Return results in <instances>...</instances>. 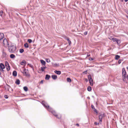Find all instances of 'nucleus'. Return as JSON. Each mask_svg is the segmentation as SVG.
Segmentation results:
<instances>
[{
  "label": "nucleus",
  "instance_id": "obj_1",
  "mask_svg": "<svg viewBox=\"0 0 128 128\" xmlns=\"http://www.w3.org/2000/svg\"><path fill=\"white\" fill-rule=\"evenodd\" d=\"M9 52L11 53H15L16 52V47L15 44L10 43L8 46Z\"/></svg>",
  "mask_w": 128,
  "mask_h": 128
},
{
  "label": "nucleus",
  "instance_id": "obj_2",
  "mask_svg": "<svg viewBox=\"0 0 128 128\" xmlns=\"http://www.w3.org/2000/svg\"><path fill=\"white\" fill-rule=\"evenodd\" d=\"M42 104L48 111L52 110V108L50 107L48 104L44 101H42Z\"/></svg>",
  "mask_w": 128,
  "mask_h": 128
},
{
  "label": "nucleus",
  "instance_id": "obj_3",
  "mask_svg": "<svg viewBox=\"0 0 128 128\" xmlns=\"http://www.w3.org/2000/svg\"><path fill=\"white\" fill-rule=\"evenodd\" d=\"M122 74L123 80L124 81V80L126 78V73L125 70V68H123L122 69Z\"/></svg>",
  "mask_w": 128,
  "mask_h": 128
},
{
  "label": "nucleus",
  "instance_id": "obj_4",
  "mask_svg": "<svg viewBox=\"0 0 128 128\" xmlns=\"http://www.w3.org/2000/svg\"><path fill=\"white\" fill-rule=\"evenodd\" d=\"M49 111L50 112L52 113L56 117L58 118H61V116L60 115H58L56 114V113L53 110V109L52 108V110H50Z\"/></svg>",
  "mask_w": 128,
  "mask_h": 128
},
{
  "label": "nucleus",
  "instance_id": "obj_5",
  "mask_svg": "<svg viewBox=\"0 0 128 128\" xmlns=\"http://www.w3.org/2000/svg\"><path fill=\"white\" fill-rule=\"evenodd\" d=\"M104 117V113H99V120L100 124H101L102 122V119L103 117Z\"/></svg>",
  "mask_w": 128,
  "mask_h": 128
},
{
  "label": "nucleus",
  "instance_id": "obj_6",
  "mask_svg": "<svg viewBox=\"0 0 128 128\" xmlns=\"http://www.w3.org/2000/svg\"><path fill=\"white\" fill-rule=\"evenodd\" d=\"M3 43L4 46L5 47H6L7 46L8 47L10 44L8 43L7 40L5 38L3 40Z\"/></svg>",
  "mask_w": 128,
  "mask_h": 128
},
{
  "label": "nucleus",
  "instance_id": "obj_7",
  "mask_svg": "<svg viewBox=\"0 0 128 128\" xmlns=\"http://www.w3.org/2000/svg\"><path fill=\"white\" fill-rule=\"evenodd\" d=\"M28 71V70H26V69H24V70L23 72L22 73L24 74L26 76H29V74H28L27 72Z\"/></svg>",
  "mask_w": 128,
  "mask_h": 128
},
{
  "label": "nucleus",
  "instance_id": "obj_8",
  "mask_svg": "<svg viewBox=\"0 0 128 128\" xmlns=\"http://www.w3.org/2000/svg\"><path fill=\"white\" fill-rule=\"evenodd\" d=\"M5 66L4 64L2 63H1L0 64V70H2L3 71V69L4 68Z\"/></svg>",
  "mask_w": 128,
  "mask_h": 128
},
{
  "label": "nucleus",
  "instance_id": "obj_9",
  "mask_svg": "<svg viewBox=\"0 0 128 128\" xmlns=\"http://www.w3.org/2000/svg\"><path fill=\"white\" fill-rule=\"evenodd\" d=\"M4 37V34L3 33H0V40H1Z\"/></svg>",
  "mask_w": 128,
  "mask_h": 128
},
{
  "label": "nucleus",
  "instance_id": "obj_10",
  "mask_svg": "<svg viewBox=\"0 0 128 128\" xmlns=\"http://www.w3.org/2000/svg\"><path fill=\"white\" fill-rule=\"evenodd\" d=\"M54 72L55 73H56L58 74V75H60L61 74V72L60 71H58V70H56L54 71Z\"/></svg>",
  "mask_w": 128,
  "mask_h": 128
},
{
  "label": "nucleus",
  "instance_id": "obj_11",
  "mask_svg": "<svg viewBox=\"0 0 128 128\" xmlns=\"http://www.w3.org/2000/svg\"><path fill=\"white\" fill-rule=\"evenodd\" d=\"M50 77V75L46 74V76L45 79L46 80H48Z\"/></svg>",
  "mask_w": 128,
  "mask_h": 128
},
{
  "label": "nucleus",
  "instance_id": "obj_12",
  "mask_svg": "<svg viewBox=\"0 0 128 128\" xmlns=\"http://www.w3.org/2000/svg\"><path fill=\"white\" fill-rule=\"evenodd\" d=\"M52 78L54 80H56L57 79V76L55 75H52Z\"/></svg>",
  "mask_w": 128,
  "mask_h": 128
},
{
  "label": "nucleus",
  "instance_id": "obj_13",
  "mask_svg": "<svg viewBox=\"0 0 128 128\" xmlns=\"http://www.w3.org/2000/svg\"><path fill=\"white\" fill-rule=\"evenodd\" d=\"M12 75L14 76H16L17 75L16 72L15 70L13 72Z\"/></svg>",
  "mask_w": 128,
  "mask_h": 128
},
{
  "label": "nucleus",
  "instance_id": "obj_14",
  "mask_svg": "<svg viewBox=\"0 0 128 128\" xmlns=\"http://www.w3.org/2000/svg\"><path fill=\"white\" fill-rule=\"evenodd\" d=\"M40 61L42 65L45 66L46 64V62L44 61L43 60H40Z\"/></svg>",
  "mask_w": 128,
  "mask_h": 128
},
{
  "label": "nucleus",
  "instance_id": "obj_15",
  "mask_svg": "<svg viewBox=\"0 0 128 128\" xmlns=\"http://www.w3.org/2000/svg\"><path fill=\"white\" fill-rule=\"evenodd\" d=\"M15 83L16 84L19 85L20 84V81L19 79H17L16 80Z\"/></svg>",
  "mask_w": 128,
  "mask_h": 128
},
{
  "label": "nucleus",
  "instance_id": "obj_16",
  "mask_svg": "<svg viewBox=\"0 0 128 128\" xmlns=\"http://www.w3.org/2000/svg\"><path fill=\"white\" fill-rule=\"evenodd\" d=\"M89 82L90 83V84L91 86H92L93 85V81L92 79L91 80H89Z\"/></svg>",
  "mask_w": 128,
  "mask_h": 128
},
{
  "label": "nucleus",
  "instance_id": "obj_17",
  "mask_svg": "<svg viewBox=\"0 0 128 128\" xmlns=\"http://www.w3.org/2000/svg\"><path fill=\"white\" fill-rule=\"evenodd\" d=\"M10 56L11 58H14L15 57V56L14 54H11L10 55Z\"/></svg>",
  "mask_w": 128,
  "mask_h": 128
},
{
  "label": "nucleus",
  "instance_id": "obj_18",
  "mask_svg": "<svg viewBox=\"0 0 128 128\" xmlns=\"http://www.w3.org/2000/svg\"><path fill=\"white\" fill-rule=\"evenodd\" d=\"M52 65L54 67L58 66H59V64H52Z\"/></svg>",
  "mask_w": 128,
  "mask_h": 128
},
{
  "label": "nucleus",
  "instance_id": "obj_19",
  "mask_svg": "<svg viewBox=\"0 0 128 128\" xmlns=\"http://www.w3.org/2000/svg\"><path fill=\"white\" fill-rule=\"evenodd\" d=\"M25 63H26V61L25 60H23L22 62H20V64L21 65H25Z\"/></svg>",
  "mask_w": 128,
  "mask_h": 128
},
{
  "label": "nucleus",
  "instance_id": "obj_20",
  "mask_svg": "<svg viewBox=\"0 0 128 128\" xmlns=\"http://www.w3.org/2000/svg\"><path fill=\"white\" fill-rule=\"evenodd\" d=\"M46 68V67L45 66V67H41V70L42 72H44V70Z\"/></svg>",
  "mask_w": 128,
  "mask_h": 128
},
{
  "label": "nucleus",
  "instance_id": "obj_21",
  "mask_svg": "<svg viewBox=\"0 0 128 128\" xmlns=\"http://www.w3.org/2000/svg\"><path fill=\"white\" fill-rule=\"evenodd\" d=\"M24 46L26 48H28L29 47L27 43H25L24 45Z\"/></svg>",
  "mask_w": 128,
  "mask_h": 128
},
{
  "label": "nucleus",
  "instance_id": "obj_22",
  "mask_svg": "<svg viewBox=\"0 0 128 128\" xmlns=\"http://www.w3.org/2000/svg\"><path fill=\"white\" fill-rule=\"evenodd\" d=\"M6 67L7 69V70L8 71L10 70V67L9 65L7 66Z\"/></svg>",
  "mask_w": 128,
  "mask_h": 128
},
{
  "label": "nucleus",
  "instance_id": "obj_23",
  "mask_svg": "<svg viewBox=\"0 0 128 128\" xmlns=\"http://www.w3.org/2000/svg\"><path fill=\"white\" fill-rule=\"evenodd\" d=\"M120 57V56L118 55H116L115 56V59L116 60H118Z\"/></svg>",
  "mask_w": 128,
  "mask_h": 128
},
{
  "label": "nucleus",
  "instance_id": "obj_24",
  "mask_svg": "<svg viewBox=\"0 0 128 128\" xmlns=\"http://www.w3.org/2000/svg\"><path fill=\"white\" fill-rule=\"evenodd\" d=\"M23 89L26 92L28 90V88L26 86L24 87Z\"/></svg>",
  "mask_w": 128,
  "mask_h": 128
},
{
  "label": "nucleus",
  "instance_id": "obj_25",
  "mask_svg": "<svg viewBox=\"0 0 128 128\" xmlns=\"http://www.w3.org/2000/svg\"><path fill=\"white\" fill-rule=\"evenodd\" d=\"M88 90L89 91H90L92 90L91 87L90 86H88L87 88Z\"/></svg>",
  "mask_w": 128,
  "mask_h": 128
},
{
  "label": "nucleus",
  "instance_id": "obj_26",
  "mask_svg": "<svg viewBox=\"0 0 128 128\" xmlns=\"http://www.w3.org/2000/svg\"><path fill=\"white\" fill-rule=\"evenodd\" d=\"M67 81L68 82H70L71 81V80L70 78H67Z\"/></svg>",
  "mask_w": 128,
  "mask_h": 128
},
{
  "label": "nucleus",
  "instance_id": "obj_27",
  "mask_svg": "<svg viewBox=\"0 0 128 128\" xmlns=\"http://www.w3.org/2000/svg\"><path fill=\"white\" fill-rule=\"evenodd\" d=\"M88 78L89 80H91L92 79V77L90 75H89L88 76Z\"/></svg>",
  "mask_w": 128,
  "mask_h": 128
},
{
  "label": "nucleus",
  "instance_id": "obj_28",
  "mask_svg": "<svg viewBox=\"0 0 128 128\" xmlns=\"http://www.w3.org/2000/svg\"><path fill=\"white\" fill-rule=\"evenodd\" d=\"M24 52V50L23 49L21 48L20 50V53H22Z\"/></svg>",
  "mask_w": 128,
  "mask_h": 128
},
{
  "label": "nucleus",
  "instance_id": "obj_29",
  "mask_svg": "<svg viewBox=\"0 0 128 128\" xmlns=\"http://www.w3.org/2000/svg\"><path fill=\"white\" fill-rule=\"evenodd\" d=\"M116 42H117L118 44H119L120 43V41L118 39H117Z\"/></svg>",
  "mask_w": 128,
  "mask_h": 128
},
{
  "label": "nucleus",
  "instance_id": "obj_30",
  "mask_svg": "<svg viewBox=\"0 0 128 128\" xmlns=\"http://www.w3.org/2000/svg\"><path fill=\"white\" fill-rule=\"evenodd\" d=\"M46 61L47 62H50V60L49 58H46Z\"/></svg>",
  "mask_w": 128,
  "mask_h": 128
},
{
  "label": "nucleus",
  "instance_id": "obj_31",
  "mask_svg": "<svg viewBox=\"0 0 128 128\" xmlns=\"http://www.w3.org/2000/svg\"><path fill=\"white\" fill-rule=\"evenodd\" d=\"M28 41L29 43H30L32 42V41L31 39H29L28 40Z\"/></svg>",
  "mask_w": 128,
  "mask_h": 128
},
{
  "label": "nucleus",
  "instance_id": "obj_32",
  "mask_svg": "<svg viewBox=\"0 0 128 128\" xmlns=\"http://www.w3.org/2000/svg\"><path fill=\"white\" fill-rule=\"evenodd\" d=\"M3 13V12L2 10H1L0 11V16H2V14Z\"/></svg>",
  "mask_w": 128,
  "mask_h": 128
},
{
  "label": "nucleus",
  "instance_id": "obj_33",
  "mask_svg": "<svg viewBox=\"0 0 128 128\" xmlns=\"http://www.w3.org/2000/svg\"><path fill=\"white\" fill-rule=\"evenodd\" d=\"M5 64L6 66H7L9 65L8 62L7 61L6 62Z\"/></svg>",
  "mask_w": 128,
  "mask_h": 128
},
{
  "label": "nucleus",
  "instance_id": "obj_34",
  "mask_svg": "<svg viewBox=\"0 0 128 128\" xmlns=\"http://www.w3.org/2000/svg\"><path fill=\"white\" fill-rule=\"evenodd\" d=\"M3 55L4 56L6 57V54L5 52H3Z\"/></svg>",
  "mask_w": 128,
  "mask_h": 128
},
{
  "label": "nucleus",
  "instance_id": "obj_35",
  "mask_svg": "<svg viewBox=\"0 0 128 128\" xmlns=\"http://www.w3.org/2000/svg\"><path fill=\"white\" fill-rule=\"evenodd\" d=\"M112 40H113V42H114L116 41L117 39L116 38H112Z\"/></svg>",
  "mask_w": 128,
  "mask_h": 128
},
{
  "label": "nucleus",
  "instance_id": "obj_36",
  "mask_svg": "<svg viewBox=\"0 0 128 128\" xmlns=\"http://www.w3.org/2000/svg\"><path fill=\"white\" fill-rule=\"evenodd\" d=\"M68 41L69 44L70 45L71 44V41L69 40H68Z\"/></svg>",
  "mask_w": 128,
  "mask_h": 128
},
{
  "label": "nucleus",
  "instance_id": "obj_37",
  "mask_svg": "<svg viewBox=\"0 0 128 128\" xmlns=\"http://www.w3.org/2000/svg\"><path fill=\"white\" fill-rule=\"evenodd\" d=\"M122 60H120V59L118 61V64H120L121 62L122 61Z\"/></svg>",
  "mask_w": 128,
  "mask_h": 128
},
{
  "label": "nucleus",
  "instance_id": "obj_38",
  "mask_svg": "<svg viewBox=\"0 0 128 128\" xmlns=\"http://www.w3.org/2000/svg\"><path fill=\"white\" fill-rule=\"evenodd\" d=\"M94 124L96 126L99 124V123L98 122H94Z\"/></svg>",
  "mask_w": 128,
  "mask_h": 128
},
{
  "label": "nucleus",
  "instance_id": "obj_39",
  "mask_svg": "<svg viewBox=\"0 0 128 128\" xmlns=\"http://www.w3.org/2000/svg\"><path fill=\"white\" fill-rule=\"evenodd\" d=\"M8 95H5L4 96V97L6 98H8Z\"/></svg>",
  "mask_w": 128,
  "mask_h": 128
},
{
  "label": "nucleus",
  "instance_id": "obj_40",
  "mask_svg": "<svg viewBox=\"0 0 128 128\" xmlns=\"http://www.w3.org/2000/svg\"><path fill=\"white\" fill-rule=\"evenodd\" d=\"M65 38L67 41L69 40V38L67 37H66Z\"/></svg>",
  "mask_w": 128,
  "mask_h": 128
},
{
  "label": "nucleus",
  "instance_id": "obj_41",
  "mask_svg": "<svg viewBox=\"0 0 128 128\" xmlns=\"http://www.w3.org/2000/svg\"><path fill=\"white\" fill-rule=\"evenodd\" d=\"M89 60H94V59L92 58H89Z\"/></svg>",
  "mask_w": 128,
  "mask_h": 128
},
{
  "label": "nucleus",
  "instance_id": "obj_42",
  "mask_svg": "<svg viewBox=\"0 0 128 128\" xmlns=\"http://www.w3.org/2000/svg\"><path fill=\"white\" fill-rule=\"evenodd\" d=\"M93 110L95 112H96V113H98L97 110L95 108H94Z\"/></svg>",
  "mask_w": 128,
  "mask_h": 128
},
{
  "label": "nucleus",
  "instance_id": "obj_43",
  "mask_svg": "<svg viewBox=\"0 0 128 128\" xmlns=\"http://www.w3.org/2000/svg\"><path fill=\"white\" fill-rule=\"evenodd\" d=\"M92 108L94 110V108H95L94 106L92 105L91 106Z\"/></svg>",
  "mask_w": 128,
  "mask_h": 128
},
{
  "label": "nucleus",
  "instance_id": "obj_44",
  "mask_svg": "<svg viewBox=\"0 0 128 128\" xmlns=\"http://www.w3.org/2000/svg\"><path fill=\"white\" fill-rule=\"evenodd\" d=\"M88 32H84V34L85 35H86L87 34Z\"/></svg>",
  "mask_w": 128,
  "mask_h": 128
},
{
  "label": "nucleus",
  "instance_id": "obj_45",
  "mask_svg": "<svg viewBox=\"0 0 128 128\" xmlns=\"http://www.w3.org/2000/svg\"><path fill=\"white\" fill-rule=\"evenodd\" d=\"M43 80H42L40 82V84H42L43 83Z\"/></svg>",
  "mask_w": 128,
  "mask_h": 128
},
{
  "label": "nucleus",
  "instance_id": "obj_46",
  "mask_svg": "<svg viewBox=\"0 0 128 128\" xmlns=\"http://www.w3.org/2000/svg\"><path fill=\"white\" fill-rule=\"evenodd\" d=\"M87 56H90V54H87Z\"/></svg>",
  "mask_w": 128,
  "mask_h": 128
},
{
  "label": "nucleus",
  "instance_id": "obj_47",
  "mask_svg": "<svg viewBox=\"0 0 128 128\" xmlns=\"http://www.w3.org/2000/svg\"><path fill=\"white\" fill-rule=\"evenodd\" d=\"M76 126H79V124H76Z\"/></svg>",
  "mask_w": 128,
  "mask_h": 128
},
{
  "label": "nucleus",
  "instance_id": "obj_48",
  "mask_svg": "<svg viewBox=\"0 0 128 128\" xmlns=\"http://www.w3.org/2000/svg\"><path fill=\"white\" fill-rule=\"evenodd\" d=\"M125 12L128 14V10H126Z\"/></svg>",
  "mask_w": 128,
  "mask_h": 128
},
{
  "label": "nucleus",
  "instance_id": "obj_49",
  "mask_svg": "<svg viewBox=\"0 0 128 128\" xmlns=\"http://www.w3.org/2000/svg\"><path fill=\"white\" fill-rule=\"evenodd\" d=\"M128 1V0H124V1L125 2H126Z\"/></svg>",
  "mask_w": 128,
  "mask_h": 128
},
{
  "label": "nucleus",
  "instance_id": "obj_50",
  "mask_svg": "<svg viewBox=\"0 0 128 128\" xmlns=\"http://www.w3.org/2000/svg\"><path fill=\"white\" fill-rule=\"evenodd\" d=\"M126 16L128 19V16L127 15H126Z\"/></svg>",
  "mask_w": 128,
  "mask_h": 128
},
{
  "label": "nucleus",
  "instance_id": "obj_51",
  "mask_svg": "<svg viewBox=\"0 0 128 128\" xmlns=\"http://www.w3.org/2000/svg\"><path fill=\"white\" fill-rule=\"evenodd\" d=\"M112 38H109L110 39V40H112Z\"/></svg>",
  "mask_w": 128,
  "mask_h": 128
},
{
  "label": "nucleus",
  "instance_id": "obj_52",
  "mask_svg": "<svg viewBox=\"0 0 128 128\" xmlns=\"http://www.w3.org/2000/svg\"><path fill=\"white\" fill-rule=\"evenodd\" d=\"M120 1L121 2H123L124 1V0H120Z\"/></svg>",
  "mask_w": 128,
  "mask_h": 128
},
{
  "label": "nucleus",
  "instance_id": "obj_53",
  "mask_svg": "<svg viewBox=\"0 0 128 128\" xmlns=\"http://www.w3.org/2000/svg\"><path fill=\"white\" fill-rule=\"evenodd\" d=\"M87 72V71H85L84 72L85 73H86Z\"/></svg>",
  "mask_w": 128,
  "mask_h": 128
},
{
  "label": "nucleus",
  "instance_id": "obj_54",
  "mask_svg": "<svg viewBox=\"0 0 128 128\" xmlns=\"http://www.w3.org/2000/svg\"><path fill=\"white\" fill-rule=\"evenodd\" d=\"M126 68L128 70V66Z\"/></svg>",
  "mask_w": 128,
  "mask_h": 128
},
{
  "label": "nucleus",
  "instance_id": "obj_55",
  "mask_svg": "<svg viewBox=\"0 0 128 128\" xmlns=\"http://www.w3.org/2000/svg\"><path fill=\"white\" fill-rule=\"evenodd\" d=\"M127 78H128V75H127Z\"/></svg>",
  "mask_w": 128,
  "mask_h": 128
},
{
  "label": "nucleus",
  "instance_id": "obj_56",
  "mask_svg": "<svg viewBox=\"0 0 128 128\" xmlns=\"http://www.w3.org/2000/svg\"><path fill=\"white\" fill-rule=\"evenodd\" d=\"M1 74V72H0V75Z\"/></svg>",
  "mask_w": 128,
  "mask_h": 128
},
{
  "label": "nucleus",
  "instance_id": "obj_57",
  "mask_svg": "<svg viewBox=\"0 0 128 128\" xmlns=\"http://www.w3.org/2000/svg\"><path fill=\"white\" fill-rule=\"evenodd\" d=\"M65 1H66V0H65Z\"/></svg>",
  "mask_w": 128,
  "mask_h": 128
},
{
  "label": "nucleus",
  "instance_id": "obj_58",
  "mask_svg": "<svg viewBox=\"0 0 128 128\" xmlns=\"http://www.w3.org/2000/svg\"><path fill=\"white\" fill-rule=\"evenodd\" d=\"M96 104H97V103H96Z\"/></svg>",
  "mask_w": 128,
  "mask_h": 128
}]
</instances>
